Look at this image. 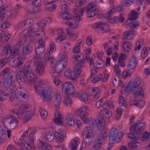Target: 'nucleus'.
Segmentation results:
<instances>
[{"instance_id":"1","label":"nucleus","mask_w":150,"mask_h":150,"mask_svg":"<svg viewBox=\"0 0 150 150\" xmlns=\"http://www.w3.org/2000/svg\"><path fill=\"white\" fill-rule=\"evenodd\" d=\"M37 81L34 84L35 91L39 92L43 101L46 102L50 101L52 97L51 88L43 84L42 80Z\"/></svg>"},{"instance_id":"2","label":"nucleus","mask_w":150,"mask_h":150,"mask_svg":"<svg viewBox=\"0 0 150 150\" xmlns=\"http://www.w3.org/2000/svg\"><path fill=\"white\" fill-rule=\"evenodd\" d=\"M30 66L27 65L22 69V71H19V69L16 70V72L17 75L16 76L17 80L20 85H22L24 83V79H27L30 82L34 83L36 82V81L39 80L35 78L33 74L30 72L31 69L30 67Z\"/></svg>"},{"instance_id":"3","label":"nucleus","mask_w":150,"mask_h":150,"mask_svg":"<svg viewBox=\"0 0 150 150\" xmlns=\"http://www.w3.org/2000/svg\"><path fill=\"white\" fill-rule=\"evenodd\" d=\"M109 130L105 127L102 129L99 136L95 140L94 146L96 148L101 147V145L104 143V140L107 137Z\"/></svg>"},{"instance_id":"4","label":"nucleus","mask_w":150,"mask_h":150,"mask_svg":"<svg viewBox=\"0 0 150 150\" xmlns=\"http://www.w3.org/2000/svg\"><path fill=\"white\" fill-rule=\"evenodd\" d=\"M90 125V123L88 127L84 129L82 133L83 137L85 139V142L87 144H90L93 140V138L94 135L93 130H94L95 131H98L96 130L92 127H89Z\"/></svg>"},{"instance_id":"5","label":"nucleus","mask_w":150,"mask_h":150,"mask_svg":"<svg viewBox=\"0 0 150 150\" xmlns=\"http://www.w3.org/2000/svg\"><path fill=\"white\" fill-rule=\"evenodd\" d=\"M82 55V57L81 59H79L81 58V56L79 55L77 56L75 55L73 56V58L76 60L79 61L76 65L74 68V72L75 76L78 77L81 74V72L80 68L84 66L83 64L84 63V56L81 54Z\"/></svg>"},{"instance_id":"6","label":"nucleus","mask_w":150,"mask_h":150,"mask_svg":"<svg viewBox=\"0 0 150 150\" xmlns=\"http://www.w3.org/2000/svg\"><path fill=\"white\" fill-rule=\"evenodd\" d=\"M6 8L5 7L0 8V17H1V20L3 23L1 27L2 28H8L10 26V23L7 22L8 19V17L7 15L4 14L5 10Z\"/></svg>"},{"instance_id":"7","label":"nucleus","mask_w":150,"mask_h":150,"mask_svg":"<svg viewBox=\"0 0 150 150\" xmlns=\"http://www.w3.org/2000/svg\"><path fill=\"white\" fill-rule=\"evenodd\" d=\"M18 121L16 118H14L13 116L6 118L4 121V124L10 129H13L17 126Z\"/></svg>"},{"instance_id":"8","label":"nucleus","mask_w":150,"mask_h":150,"mask_svg":"<svg viewBox=\"0 0 150 150\" xmlns=\"http://www.w3.org/2000/svg\"><path fill=\"white\" fill-rule=\"evenodd\" d=\"M105 124V120L103 117L101 115H98L96 120L92 121L89 127L93 128L96 130H98L99 129L98 124L101 125V126H103Z\"/></svg>"},{"instance_id":"9","label":"nucleus","mask_w":150,"mask_h":150,"mask_svg":"<svg viewBox=\"0 0 150 150\" xmlns=\"http://www.w3.org/2000/svg\"><path fill=\"white\" fill-rule=\"evenodd\" d=\"M94 8L93 4L92 3H91L88 4L85 8H82L80 9H76L75 10L74 12L76 15H78L81 16H83V13L85 11H86L87 13H89Z\"/></svg>"},{"instance_id":"10","label":"nucleus","mask_w":150,"mask_h":150,"mask_svg":"<svg viewBox=\"0 0 150 150\" xmlns=\"http://www.w3.org/2000/svg\"><path fill=\"white\" fill-rule=\"evenodd\" d=\"M64 90L66 96H72L75 91L73 85L69 83H65L63 86L62 91Z\"/></svg>"},{"instance_id":"11","label":"nucleus","mask_w":150,"mask_h":150,"mask_svg":"<svg viewBox=\"0 0 150 150\" xmlns=\"http://www.w3.org/2000/svg\"><path fill=\"white\" fill-rule=\"evenodd\" d=\"M15 94L16 97L18 100L22 97L23 98H25L28 96V94L26 90L24 88H18L15 91Z\"/></svg>"},{"instance_id":"12","label":"nucleus","mask_w":150,"mask_h":150,"mask_svg":"<svg viewBox=\"0 0 150 150\" xmlns=\"http://www.w3.org/2000/svg\"><path fill=\"white\" fill-rule=\"evenodd\" d=\"M88 108V107L87 106L83 107L81 109H79L78 111V113L81 119L86 124L87 123L89 122V119L87 117L88 114L85 110H87Z\"/></svg>"},{"instance_id":"13","label":"nucleus","mask_w":150,"mask_h":150,"mask_svg":"<svg viewBox=\"0 0 150 150\" xmlns=\"http://www.w3.org/2000/svg\"><path fill=\"white\" fill-rule=\"evenodd\" d=\"M29 107L27 105H22L19 109H15L12 110L11 112L12 114L18 116L19 114L22 115L24 113L28 112L30 110Z\"/></svg>"},{"instance_id":"14","label":"nucleus","mask_w":150,"mask_h":150,"mask_svg":"<svg viewBox=\"0 0 150 150\" xmlns=\"http://www.w3.org/2000/svg\"><path fill=\"white\" fill-rule=\"evenodd\" d=\"M115 10V8H112L105 15V18L107 19L108 23L112 24H114L116 23V20L117 19L118 17L116 16L112 17Z\"/></svg>"},{"instance_id":"15","label":"nucleus","mask_w":150,"mask_h":150,"mask_svg":"<svg viewBox=\"0 0 150 150\" xmlns=\"http://www.w3.org/2000/svg\"><path fill=\"white\" fill-rule=\"evenodd\" d=\"M108 27V25L107 24H105L104 22H98L95 23L92 27L94 29H100L101 31H103V32L107 33L110 30Z\"/></svg>"},{"instance_id":"16","label":"nucleus","mask_w":150,"mask_h":150,"mask_svg":"<svg viewBox=\"0 0 150 150\" xmlns=\"http://www.w3.org/2000/svg\"><path fill=\"white\" fill-rule=\"evenodd\" d=\"M62 13L60 14L59 16L62 18L63 19L65 20H69L71 19V16L69 15V12L68 9V6L66 4H64L62 5L61 8Z\"/></svg>"},{"instance_id":"17","label":"nucleus","mask_w":150,"mask_h":150,"mask_svg":"<svg viewBox=\"0 0 150 150\" xmlns=\"http://www.w3.org/2000/svg\"><path fill=\"white\" fill-rule=\"evenodd\" d=\"M36 68L35 72L38 75L41 76L44 73L45 67L40 62H37L35 63Z\"/></svg>"},{"instance_id":"18","label":"nucleus","mask_w":150,"mask_h":150,"mask_svg":"<svg viewBox=\"0 0 150 150\" xmlns=\"http://www.w3.org/2000/svg\"><path fill=\"white\" fill-rule=\"evenodd\" d=\"M13 73H9L8 74L7 77L4 83V86L5 87H9L13 83V76L12 74Z\"/></svg>"},{"instance_id":"19","label":"nucleus","mask_w":150,"mask_h":150,"mask_svg":"<svg viewBox=\"0 0 150 150\" xmlns=\"http://www.w3.org/2000/svg\"><path fill=\"white\" fill-rule=\"evenodd\" d=\"M62 115L58 111H57L55 112L54 117L53 120L55 123L58 125H62Z\"/></svg>"},{"instance_id":"20","label":"nucleus","mask_w":150,"mask_h":150,"mask_svg":"<svg viewBox=\"0 0 150 150\" xmlns=\"http://www.w3.org/2000/svg\"><path fill=\"white\" fill-rule=\"evenodd\" d=\"M86 54V60L88 61V62H89V64L90 66H91L92 64H93V66H95L94 62L93 61V59H92L91 58L89 57L90 53L92 52L91 50L90 49H88L87 50H84Z\"/></svg>"},{"instance_id":"21","label":"nucleus","mask_w":150,"mask_h":150,"mask_svg":"<svg viewBox=\"0 0 150 150\" xmlns=\"http://www.w3.org/2000/svg\"><path fill=\"white\" fill-rule=\"evenodd\" d=\"M86 54V60L88 61V62H89V64L90 66H91L92 64H93V66H95L94 62L93 61V59H92L91 58L89 57L90 53L92 52L91 50L90 49H88L87 50H84Z\"/></svg>"},{"instance_id":"22","label":"nucleus","mask_w":150,"mask_h":150,"mask_svg":"<svg viewBox=\"0 0 150 150\" xmlns=\"http://www.w3.org/2000/svg\"><path fill=\"white\" fill-rule=\"evenodd\" d=\"M53 103L55 106L56 108L57 109L59 108V105L62 99L60 95L56 94L54 96Z\"/></svg>"},{"instance_id":"23","label":"nucleus","mask_w":150,"mask_h":150,"mask_svg":"<svg viewBox=\"0 0 150 150\" xmlns=\"http://www.w3.org/2000/svg\"><path fill=\"white\" fill-rule=\"evenodd\" d=\"M109 140L110 141V143L111 144H113V142L114 140L116 141V135H115V128H113L111 129L110 132L109 136Z\"/></svg>"},{"instance_id":"24","label":"nucleus","mask_w":150,"mask_h":150,"mask_svg":"<svg viewBox=\"0 0 150 150\" xmlns=\"http://www.w3.org/2000/svg\"><path fill=\"white\" fill-rule=\"evenodd\" d=\"M90 93H91L93 97V100H95L97 99L99 97V90L98 88H90L89 90Z\"/></svg>"},{"instance_id":"25","label":"nucleus","mask_w":150,"mask_h":150,"mask_svg":"<svg viewBox=\"0 0 150 150\" xmlns=\"http://www.w3.org/2000/svg\"><path fill=\"white\" fill-rule=\"evenodd\" d=\"M131 140L132 142L128 144V146L129 149H137L139 148L141 146V143L139 142H135L136 141Z\"/></svg>"},{"instance_id":"26","label":"nucleus","mask_w":150,"mask_h":150,"mask_svg":"<svg viewBox=\"0 0 150 150\" xmlns=\"http://www.w3.org/2000/svg\"><path fill=\"white\" fill-rule=\"evenodd\" d=\"M131 45V44L127 41H123L122 42L121 44V47L122 49L125 52H129L131 48L130 46Z\"/></svg>"},{"instance_id":"27","label":"nucleus","mask_w":150,"mask_h":150,"mask_svg":"<svg viewBox=\"0 0 150 150\" xmlns=\"http://www.w3.org/2000/svg\"><path fill=\"white\" fill-rule=\"evenodd\" d=\"M10 51V55L11 56L13 54L12 50H10V45L9 44L5 45L3 47V49L2 52V54H5L6 56L7 57L8 55V51Z\"/></svg>"},{"instance_id":"28","label":"nucleus","mask_w":150,"mask_h":150,"mask_svg":"<svg viewBox=\"0 0 150 150\" xmlns=\"http://www.w3.org/2000/svg\"><path fill=\"white\" fill-rule=\"evenodd\" d=\"M45 47H39L38 46L37 48L35 49V52L36 56L35 57V58L38 59H40V57L39 56L42 55L45 51Z\"/></svg>"},{"instance_id":"29","label":"nucleus","mask_w":150,"mask_h":150,"mask_svg":"<svg viewBox=\"0 0 150 150\" xmlns=\"http://www.w3.org/2000/svg\"><path fill=\"white\" fill-rule=\"evenodd\" d=\"M132 81H130L128 83V85L125 89V91L127 92L128 91V88H129V90L130 92L134 91L135 90L137 87L135 85V84L132 83Z\"/></svg>"},{"instance_id":"30","label":"nucleus","mask_w":150,"mask_h":150,"mask_svg":"<svg viewBox=\"0 0 150 150\" xmlns=\"http://www.w3.org/2000/svg\"><path fill=\"white\" fill-rule=\"evenodd\" d=\"M137 64V59L134 55L131 60L129 62L128 66L129 67H130L129 68L130 69H133L135 67Z\"/></svg>"},{"instance_id":"31","label":"nucleus","mask_w":150,"mask_h":150,"mask_svg":"<svg viewBox=\"0 0 150 150\" xmlns=\"http://www.w3.org/2000/svg\"><path fill=\"white\" fill-rule=\"evenodd\" d=\"M31 48L32 47L29 43L26 44L23 47L22 52L23 54L25 55L28 54L31 52Z\"/></svg>"},{"instance_id":"32","label":"nucleus","mask_w":150,"mask_h":150,"mask_svg":"<svg viewBox=\"0 0 150 150\" xmlns=\"http://www.w3.org/2000/svg\"><path fill=\"white\" fill-rule=\"evenodd\" d=\"M19 144L23 147L24 150H30L31 149V143L30 142L20 143Z\"/></svg>"},{"instance_id":"33","label":"nucleus","mask_w":150,"mask_h":150,"mask_svg":"<svg viewBox=\"0 0 150 150\" xmlns=\"http://www.w3.org/2000/svg\"><path fill=\"white\" fill-rule=\"evenodd\" d=\"M100 114L103 115L107 119L110 118L112 116L111 112L106 110L101 111Z\"/></svg>"},{"instance_id":"34","label":"nucleus","mask_w":150,"mask_h":150,"mask_svg":"<svg viewBox=\"0 0 150 150\" xmlns=\"http://www.w3.org/2000/svg\"><path fill=\"white\" fill-rule=\"evenodd\" d=\"M47 139L50 141H52L54 138L55 133L51 131L47 132L46 134Z\"/></svg>"},{"instance_id":"35","label":"nucleus","mask_w":150,"mask_h":150,"mask_svg":"<svg viewBox=\"0 0 150 150\" xmlns=\"http://www.w3.org/2000/svg\"><path fill=\"white\" fill-rule=\"evenodd\" d=\"M52 53L51 52H47L46 53H45L44 59L47 62L51 60L54 58L52 57L51 54Z\"/></svg>"},{"instance_id":"36","label":"nucleus","mask_w":150,"mask_h":150,"mask_svg":"<svg viewBox=\"0 0 150 150\" xmlns=\"http://www.w3.org/2000/svg\"><path fill=\"white\" fill-rule=\"evenodd\" d=\"M144 90L142 87H139L134 93V96L136 98H137V96H144Z\"/></svg>"},{"instance_id":"37","label":"nucleus","mask_w":150,"mask_h":150,"mask_svg":"<svg viewBox=\"0 0 150 150\" xmlns=\"http://www.w3.org/2000/svg\"><path fill=\"white\" fill-rule=\"evenodd\" d=\"M25 59L24 55H22L21 57L18 58L17 59V63L15 64V66L16 67H18L21 66L23 64V60Z\"/></svg>"},{"instance_id":"38","label":"nucleus","mask_w":150,"mask_h":150,"mask_svg":"<svg viewBox=\"0 0 150 150\" xmlns=\"http://www.w3.org/2000/svg\"><path fill=\"white\" fill-rule=\"evenodd\" d=\"M37 9L35 8L32 5H28L26 7V10L30 13L32 14L36 12Z\"/></svg>"},{"instance_id":"39","label":"nucleus","mask_w":150,"mask_h":150,"mask_svg":"<svg viewBox=\"0 0 150 150\" xmlns=\"http://www.w3.org/2000/svg\"><path fill=\"white\" fill-rule=\"evenodd\" d=\"M78 142L77 140H73V142L71 143L70 146V148L71 150H76Z\"/></svg>"},{"instance_id":"40","label":"nucleus","mask_w":150,"mask_h":150,"mask_svg":"<svg viewBox=\"0 0 150 150\" xmlns=\"http://www.w3.org/2000/svg\"><path fill=\"white\" fill-rule=\"evenodd\" d=\"M56 141L60 142H62L63 140V137H62L58 132H56L55 133V137Z\"/></svg>"},{"instance_id":"41","label":"nucleus","mask_w":150,"mask_h":150,"mask_svg":"<svg viewBox=\"0 0 150 150\" xmlns=\"http://www.w3.org/2000/svg\"><path fill=\"white\" fill-rule=\"evenodd\" d=\"M139 25V22L137 21H133L130 23V28L131 29H136Z\"/></svg>"},{"instance_id":"42","label":"nucleus","mask_w":150,"mask_h":150,"mask_svg":"<svg viewBox=\"0 0 150 150\" xmlns=\"http://www.w3.org/2000/svg\"><path fill=\"white\" fill-rule=\"evenodd\" d=\"M65 104L67 106H70L72 104L71 100L69 99V96L67 95L65 96V99L64 101Z\"/></svg>"},{"instance_id":"43","label":"nucleus","mask_w":150,"mask_h":150,"mask_svg":"<svg viewBox=\"0 0 150 150\" xmlns=\"http://www.w3.org/2000/svg\"><path fill=\"white\" fill-rule=\"evenodd\" d=\"M132 14L130 16L129 18L131 19V21H134L136 20L137 18V15L138 13L136 11H132Z\"/></svg>"},{"instance_id":"44","label":"nucleus","mask_w":150,"mask_h":150,"mask_svg":"<svg viewBox=\"0 0 150 150\" xmlns=\"http://www.w3.org/2000/svg\"><path fill=\"white\" fill-rule=\"evenodd\" d=\"M66 35L64 33H60L59 34L57 41L59 40V42H62L66 39Z\"/></svg>"},{"instance_id":"45","label":"nucleus","mask_w":150,"mask_h":150,"mask_svg":"<svg viewBox=\"0 0 150 150\" xmlns=\"http://www.w3.org/2000/svg\"><path fill=\"white\" fill-rule=\"evenodd\" d=\"M122 108L120 107L117 108V113L116 114L115 118L116 120H118L120 117L122 113Z\"/></svg>"},{"instance_id":"46","label":"nucleus","mask_w":150,"mask_h":150,"mask_svg":"<svg viewBox=\"0 0 150 150\" xmlns=\"http://www.w3.org/2000/svg\"><path fill=\"white\" fill-rule=\"evenodd\" d=\"M142 53L141 57L142 59H144L147 56L148 51L146 49V48H144L142 50Z\"/></svg>"},{"instance_id":"47","label":"nucleus","mask_w":150,"mask_h":150,"mask_svg":"<svg viewBox=\"0 0 150 150\" xmlns=\"http://www.w3.org/2000/svg\"><path fill=\"white\" fill-rule=\"evenodd\" d=\"M57 64V61L53 58L51 61H50V65L52 68H56Z\"/></svg>"},{"instance_id":"48","label":"nucleus","mask_w":150,"mask_h":150,"mask_svg":"<svg viewBox=\"0 0 150 150\" xmlns=\"http://www.w3.org/2000/svg\"><path fill=\"white\" fill-rule=\"evenodd\" d=\"M103 104L104 105H107L111 109L113 108L114 107V105L113 104L111 100L107 101L106 100H105L104 102H103Z\"/></svg>"},{"instance_id":"49","label":"nucleus","mask_w":150,"mask_h":150,"mask_svg":"<svg viewBox=\"0 0 150 150\" xmlns=\"http://www.w3.org/2000/svg\"><path fill=\"white\" fill-rule=\"evenodd\" d=\"M99 11V10L98 9H97L96 8H94L93 10L92 9L91 11L90 12H91V13L90 14L91 15L88 16L87 17L89 18L93 17L98 13Z\"/></svg>"},{"instance_id":"50","label":"nucleus","mask_w":150,"mask_h":150,"mask_svg":"<svg viewBox=\"0 0 150 150\" xmlns=\"http://www.w3.org/2000/svg\"><path fill=\"white\" fill-rule=\"evenodd\" d=\"M102 76L101 74H100L99 76H97L96 77L93 78L92 82L93 83H95L99 81L102 77Z\"/></svg>"},{"instance_id":"51","label":"nucleus","mask_w":150,"mask_h":150,"mask_svg":"<svg viewBox=\"0 0 150 150\" xmlns=\"http://www.w3.org/2000/svg\"><path fill=\"white\" fill-rule=\"evenodd\" d=\"M126 57V55L124 53H121L120 54L119 59L118 60V62L120 63L122 62L124 60L125 57Z\"/></svg>"},{"instance_id":"52","label":"nucleus","mask_w":150,"mask_h":150,"mask_svg":"<svg viewBox=\"0 0 150 150\" xmlns=\"http://www.w3.org/2000/svg\"><path fill=\"white\" fill-rule=\"evenodd\" d=\"M119 100V104L120 105H122L124 107H125L126 103L124 99V98L122 97H120Z\"/></svg>"},{"instance_id":"53","label":"nucleus","mask_w":150,"mask_h":150,"mask_svg":"<svg viewBox=\"0 0 150 150\" xmlns=\"http://www.w3.org/2000/svg\"><path fill=\"white\" fill-rule=\"evenodd\" d=\"M40 114L42 117L45 119L47 115V112L43 109H41L40 110Z\"/></svg>"},{"instance_id":"54","label":"nucleus","mask_w":150,"mask_h":150,"mask_svg":"<svg viewBox=\"0 0 150 150\" xmlns=\"http://www.w3.org/2000/svg\"><path fill=\"white\" fill-rule=\"evenodd\" d=\"M31 116L32 115L30 114H26L24 117L23 123H25L29 121L30 119Z\"/></svg>"},{"instance_id":"55","label":"nucleus","mask_w":150,"mask_h":150,"mask_svg":"<svg viewBox=\"0 0 150 150\" xmlns=\"http://www.w3.org/2000/svg\"><path fill=\"white\" fill-rule=\"evenodd\" d=\"M47 144L45 142L42 141H40L39 146L43 150H45L46 146H47Z\"/></svg>"},{"instance_id":"56","label":"nucleus","mask_w":150,"mask_h":150,"mask_svg":"<svg viewBox=\"0 0 150 150\" xmlns=\"http://www.w3.org/2000/svg\"><path fill=\"white\" fill-rule=\"evenodd\" d=\"M80 98L84 102H87L88 100V98L87 95L86 94H83L80 95Z\"/></svg>"},{"instance_id":"57","label":"nucleus","mask_w":150,"mask_h":150,"mask_svg":"<svg viewBox=\"0 0 150 150\" xmlns=\"http://www.w3.org/2000/svg\"><path fill=\"white\" fill-rule=\"evenodd\" d=\"M40 0H33L32 2V4L35 5L36 7L35 8H37V6H38L40 3Z\"/></svg>"},{"instance_id":"58","label":"nucleus","mask_w":150,"mask_h":150,"mask_svg":"<svg viewBox=\"0 0 150 150\" xmlns=\"http://www.w3.org/2000/svg\"><path fill=\"white\" fill-rule=\"evenodd\" d=\"M122 133L121 132H120L117 133L116 134V141L118 140V142L122 140Z\"/></svg>"},{"instance_id":"59","label":"nucleus","mask_w":150,"mask_h":150,"mask_svg":"<svg viewBox=\"0 0 150 150\" xmlns=\"http://www.w3.org/2000/svg\"><path fill=\"white\" fill-rule=\"evenodd\" d=\"M141 81V79L139 77H137L134 80L133 83L135 84V85L136 86L138 87L140 85Z\"/></svg>"},{"instance_id":"60","label":"nucleus","mask_w":150,"mask_h":150,"mask_svg":"<svg viewBox=\"0 0 150 150\" xmlns=\"http://www.w3.org/2000/svg\"><path fill=\"white\" fill-rule=\"evenodd\" d=\"M58 131V132L59 133V134L63 137L66 136V132L65 131V130L61 129H59Z\"/></svg>"},{"instance_id":"61","label":"nucleus","mask_w":150,"mask_h":150,"mask_svg":"<svg viewBox=\"0 0 150 150\" xmlns=\"http://www.w3.org/2000/svg\"><path fill=\"white\" fill-rule=\"evenodd\" d=\"M84 0H77L75 1L76 6H79L82 5L84 3Z\"/></svg>"},{"instance_id":"62","label":"nucleus","mask_w":150,"mask_h":150,"mask_svg":"<svg viewBox=\"0 0 150 150\" xmlns=\"http://www.w3.org/2000/svg\"><path fill=\"white\" fill-rule=\"evenodd\" d=\"M67 121L68 124L70 126L74 125V121L73 120V118L67 119Z\"/></svg>"},{"instance_id":"63","label":"nucleus","mask_w":150,"mask_h":150,"mask_svg":"<svg viewBox=\"0 0 150 150\" xmlns=\"http://www.w3.org/2000/svg\"><path fill=\"white\" fill-rule=\"evenodd\" d=\"M72 73V71L71 70L68 69L65 71L64 74L66 76L68 77H70L71 76Z\"/></svg>"},{"instance_id":"64","label":"nucleus","mask_w":150,"mask_h":150,"mask_svg":"<svg viewBox=\"0 0 150 150\" xmlns=\"http://www.w3.org/2000/svg\"><path fill=\"white\" fill-rule=\"evenodd\" d=\"M130 3H132V1H129V0L126 1L124 0L123 1V5L125 6H128L130 5Z\"/></svg>"}]
</instances>
